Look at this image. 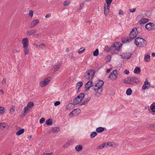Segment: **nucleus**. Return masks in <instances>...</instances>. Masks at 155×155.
<instances>
[{
  "mask_svg": "<svg viewBox=\"0 0 155 155\" xmlns=\"http://www.w3.org/2000/svg\"><path fill=\"white\" fill-rule=\"evenodd\" d=\"M132 91L131 88H129L126 91V93L128 95H130L132 94Z\"/></svg>",
  "mask_w": 155,
  "mask_h": 155,
  "instance_id": "obj_35",
  "label": "nucleus"
},
{
  "mask_svg": "<svg viewBox=\"0 0 155 155\" xmlns=\"http://www.w3.org/2000/svg\"><path fill=\"white\" fill-rule=\"evenodd\" d=\"M135 43L137 46L139 47H144L147 44L146 40L142 38L139 37L135 39Z\"/></svg>",
  "mask_w": 155,
  "mask_h": 155,
  "instance_id": "obj_3",
  "label": "nucleus"
},
{
  "mask_svg": "<svg viewBox=\"0 0 155 155\" xmlns=\"http://www.w3.org/2000/svg\"><path fill=\"white\" fill-rule=\"evenodd\" d=\"M112 68H111L110 69H108L107 70H106V72L107 73H109L110 72L111 70H112Z\"/></svg>",
  "mask_w": 155,
  "mask_h": 155,
  "instance_id": "obj_58",
  "label": "nucleus"
},
{
  "mask_svg": "<svg viewBox=\"0 0 155 155\" xmlns=\"http://www.w3.org/2000/svg\"><path fill=\"white\" fill-rule=\"evenodd\" d=\"M124 14L123 11L121 10H120L119 11V15H123Z\"/></svg>",
  "mask_w": 155,
  "mask_h": 155,
  "instance_id": "obj_51",
  "label": "nucleus"
},
{
  "mask_svg": "<svg viewBox=\"0 0 155 155\" xmlns=\"http://www.w3.org/2000/svg\"><path fill=\"white\" fill-rule=\"evenodd\" d=\"M40 22V20L38 19H36L33 21L31 23L28 25V27L31 28L36 26Z\"/></svg>",
  "mask_w": 155,
  "mask_h": 155,
  "instance_id": "obj_9",
  "label": "nucleus"
},
{
  "mask_svg": "<svg viewBox=\"0 0 155 155\" xmlns=\"http://www.w3.org/2000/svg\"><path fill=\"white\" fill-rule=\"evenodd\" d=\"M34 12L32 10H30L29 12V15L31 17V18H32Z\"/></svg>",
  "mask_w": 155,
  "mask_h": 155,
  "instance_id": "obj_39",
  "label": "nucleus"
},
{
  "mask_svg": "<svg viewBox=\"0 0 155 155\" xmlns=\"http://www.w3.org/2000/svg\"><path fill=\"white\" fill-rule=\"evenodd\" d=\"M37 31V30L36 29L28 30L26 32L27 35L28 36L32 35L35 34L36 32Z\"/></svg>",
  "mask_w": 155,
  "mask_h": 155,
  "instance_id": "obj_17",
  "label": "nucleus"
},
{
  "mask_svg": "<svg viewBox=\"0 0 155 155\" xmlns=\"http://www.w3.org/2000/svg\"><path fill=\"white\" fill-rule=\"evenodd\" d=\"M104 128L103 127H99L96 129V131L97 133H101L104 131Z\"/></svg>",
  "mask_w": 155,
  "mask_h": 155,
  "instance_id": "obj_24",
  "label": "nucleus"
},
{
  "mask_svg": "<svg viewBox=\"0 0 155 155\" xmlns=\"http://www.w3.org/2000/svg\"><path fill=\"white\" fill-rule=\"evenodd\" d=\"M145 28L149 30L155 28V25L152 23H149L145 25Z\"/></svg>",
  "mask_w": 155,
  "mask_h": 155,
  "instance_id": "obj_10",
  "label": "nucleus"
},
{
  "mask_svg": "<svg viewBox=\"0 0 155 155\" xmlns=\"http://www.w3.org/2000/svg\"><path fill=\"white\" fill-rule=\"evenodd\" d=\"M73 141V140H71L70 141H69L67 143L65 144L63 146L64 147H66L70 145L71 143Z\"/></svg>",
  "mask_w": 155,
  "mask_h": 155,
  "instance_id": "obj_32",
  "label": "nucleus"
},
{
  "mask_svg": "<svg viewBox=\"0 0 155 155\" xmlns=\"http://www.w3.org/2000/svg\"><path fill=\"white\" fill-rule=\"evenodd\" d=\"M149 87V86L148 85L147 86L146 83H144V84L143 85L142 88L143 89L145 90L147 88H148Z\"/></svg>",
  "mask_w": 155,
  "mask_h": 155,
  "instance_id": "obj_40",
  "label": "nucleus"
},
{
  "mask_svg": "<svg viewBox=\"0 0 155 155\" xmlns=\"http://www.w3.org/2000/svg\"><path fill=\"white\" fill-rule=\"evenodd\" d=\"M90 98L88 97L86 99L84 100L82 102L81 105H85L86 104L87 102L90 100Z\"/></svg>",
  "mask_w": 155,
  "mask_h": 155,
  "instance_id": "obj_34",
  "label": "nucleus"
},
{
  "mask_svg": "<svg viewBox=\"0 0 155 155\" xmlns=\"http://www.w3.org/2000/svg\"><path fill=\"white\" fill-rule=\"evenodd\" d=\"M45 121V119L44 118H41L40 120V123H43Z\"/></svg>",
  "mask_w": 155,
  "mask_h": 155,
  "instance_id": "obj_47",
  "label": "nucleus"
},
{
  "mask_svg": "<svg viewBox=\"0 0 155 155\" xmlns=\"http://www.w3.org/2000/svg\"><path fill=\"white\" fill-rule=\"evenodd\" d=\"M22 43L23 44V48L28 47L29 44L28 38H23L22 39Z\"/></svg>",
  "mask_w": 155,
  "mask_h": 155,
  "instance_id": "obj_14",
  "label": "nucleus"
},
{
  "mask_svg": "<svg viewBox=\"0 0 155 155\" xmlns=\"http://www.w3.org/2000/svg\"><path fill=\"white\" fill-rule=\"evenodd\" d=\"M2 93V94H3V91L2 90H0V94Z\"/></svg>",
  "mask_w": 155,
  "mask_h": 155,
  "instance_id": "obj_63",
  "label": "nucleus"
},
{
  "mask_svg": "<svg viewBox=\"0 0 155 155\" xmlns=\"http://www.w3.org/2000/svg\"><path fill=\"white\" fill-rule=\"evenodd\" d=\"M4 108L3 107H0V114H2L4 113Z\"/></svg>",
  "mask_w": 155,
  "mask_h": 155,
  "instance_id": "obj_41",
  "label": "nucleus"
},
{
  "mask_svg": "<svg viewBox=\"0 0 155 155\" xmlns=\"http://www.w3.org/2000/svg\"><path fill=\"white\" fill-rule=\"evenodd\" d=\"M2 84H6V79L5 78H4L2 81Z\"/></svg>",
  "mask_w": 155,
  "mask_h": 155,
  "instance_id": "obj_49",
  "label": "nucleus"
},
{
  "mask_svg": "<svg viewBox=\"0 0 155 155\" xmlns=\"http://www.w3.org/2000/svg\"><path fill=\"white\" fill-rule=\"evenodd\" d=\"M108 78L112 80H115L116 78V70H114L112 72Z\"/></svg>",
  "mask_w": 155,
  "mask_h": 155,
  "instance_id": "obj_11",
  "label": "nucleus"
},
{
  "mask_svg": "<svg viewBox=\"0 0 155 155\" xmlns=\"http://www.w3.org/2000/svg\"><path fill=\"white\" fill-rule=\"evenodd\" d=\"M84 96V94H80L73 101L74 104H79L83 99Z\"/></svg>",
  "mask_w": 155,
  "mask_h": 155,
  "instance_id": "obj_6",
  "label": "nucleus"
},
{
  "mask_svg": "<svg viewBox=\"0 0 155 155\" xmlns=\"http://www.w3.org/2000/svg\"><path fill=\"white\" fill-rule=\"evenodd\" d=\"M124 72L126 74H128L129 73V71L127 69L125 70L124 71Z\"/></svg>",
  "mask_w": 155,
  "mask_h": 155,
  "instance_id": "obj_55",
  "label": "nucleus"
},
{
  "mask_svg": "<svg viewBox=\"0 0 155 155\" xmlns=\"http://www.w3.org/2000/svg\"><path fill=\"white\" fill-rule=\"evenodd\" d=\"M133 39L129 38L128 37L122 38V41L124 43L130 42Z\"/></svg>",
  "mask_w": 155,
  "mask_h": 155,
  "instance_id": "obj_19",
  "label": "nucleus"
},
{
  "mask_svg": "<svg viewBox=\"0 0 155 155\" xmlns=\"http://www.w3.org/2000/svg\"><path fill=\"white\" fill-rule=\"evenodd\" d=\"M110 8V5H106L105 4L104 7V13L105 15H107L108 12H109Z\"/></svg>",
  "mask_w": 155,
  "mask_h": 155,
  "instance_id": "obj_15",
  "label": "nucleus"
},
{
  "mask_svg": "<svg viewBox=\"0 0 155 155\" xmlns=\"http://www.w3.org/2000/svg\"><path fill=\"white\" fill-rule=\"evenodd\" d=\"M46 155H51L53 153H46Z\"/></svg>",
  "mask_w": 155,
  "mask_h": 155,
  "instance_id": "obj_60",
  "label": "nucleus"
},
{
  "mask_svg": "<svg viewBox=\"0 0 155 155\" xmlns=\"http://www.w3.org/2000/svg\"><path fill=\"white\" fill-rule=\"evenodd\" d=\"M46 124L48 125H50L52 124V120L51 119L47 120L45 122Z\"/></svg>",
  "mask_w": 155,
  "mask_h": 155,
  "instance_id": "obj_30",
  "label": "nucleus"
},
{
  "mask_svg": "<svg viewBox=\"0 0 155 155\" xmlns=\"http://www.w3.org/2000/svg\"><path fill=\"white\" fill-rule=\"evenodd\" d=\"M77 87H78V88L79 89L82 86L83 83L81 81L77 83Z\"/></svg>",
  "mask_w": 155,
  "mask_h": 155,
  "instance_id": "obj_36",
  "label": "nucleus"
},
{
  "mask_svg": "<svg viewBox=\"0 0 155 155\" xmlns=\"http://www.w3.org/2000/svg\"><path fill=\"white\" fill-rule=\"evenodd\" d=\"M112 145L111 143H106V145H105V147H107L108 146H111Z\"/></svg>",
  "mask_w": 155,
  "mask_h": 155,
  "instance_id": "obj_52",
  "label": "nucleus"
},
{
  "mask_svg": "<svg viewBox=\"0 0 155 155\" xmlns=\"http://www.w3.org/2000/svg\"><path fill=\"white\" fill-rule=\"evenodd\" d=\"M51 78L50 77H47L44 79L43 81L40 82V86L41 87H45L48 85L51 81Z\"/></svg>",
  "mask_w": 155,
  "mask_h": 155,
  "instance_id": "obj_5",
  "label": "nucleus"
},
{
  "mask_svg": "<svg viewBox=\"0 0 155 155\" xmlns=\"http://www.w3.org/2000/svg\"><path fill=\"white\" fill-rule=\"evenodd\" d=\"M92 81H89L85 84V88L86 90H88L92 86Z\"/></svg>",
  "mask_w": 155,
  "mask_h": 155,
  "instance_id": "obj_18",
  "label": "nucleus"
},
{
  "mask_svg": "<svg viewBox=\"0 0 155 155\" xmlns=\"http://www.w3.org/2000/svg\"><path fill=\"white\" fill-rule=\"evenodd\" d=\"M94 74L95 71L94 70H88L84 74V78L87 80H91L93 78Z\"/></svg>",
  "mask_w": 155,
  "mask_h": 155,
  "instance_id": "obj_4",
  "label": "nucleus"
},
{
  "mask_svg": "<svg viewBox=\"0 0 155 155\" xmlns=\"http://www.w3.org/2000/svg\"><path fill=\"white\" fill-rule=\"evenodd\" d=\"M99 53L98 50L97 49L93 52V55L95 56H97L98 55Z\"/></svg>",
  "mask_w": 155,
  "mask_h": 155,
  "instance_id": "obj_37",
  "label": "nucleus"
},
{
  "mask_svg": "<svg viewBox=\"0 0 155 155\" xmlns=\"http://www.w3.org/2000/svg\"><path fill=\"white\" fill-rule=\"evenodd\" d=\"M112 0H106V2L107 5H110Z\"/></svg>",
  "mask_w": 155,
  "mask_h": 155,
  "instance_id": "obj_43",
  "label": "nucleus"
},
{
  "mask_svg": "<svg viewBox=\"0 0 155 155\" xmlns=\"http://www.w3.org/2000/svg\"><path fill=\"white\" fill-rule=\"evenodd\" d=\"M69 2L67 1H65L64 3V5L65 6L68 5H69Z\"/></svg>",
  "mask_w": 155,
  "mask_h": 155,
  "instance_id": "obj_54",
  "label": "nucleus"
},
{
  "mask_svg": "<svg viewBox=\"0 0 155 155\" xmlns=\"http://www.w3.org/2000/svg\"><path fill=\"white\" fill-rule=\"evenodd\" d=\"M150 108L153 112H155V103L151 105L150 106Z\"/></svg>",
  "mask_w": 155,
  "mask_h": 155,
  "instance_id": "obj_31",
  "label": "nucleus"
},
{
  "mask_svg": "<svg viewBox=\"0 0 155 155\" xmlns=\"http://www.w3.org/2000/svg\"><path fill=\"white\" fill-rule=\"evenodd\" d=\"M51 15V14L50 13L48 14L45 16L46 18H48L50 17Z\"/></svg>",
  "mask_w": 155,
  "mask_h": 155,
  "instance_id": "obj_57",
  "label": "nucleus"
},
{
  "mask_svg": "<svg viewBox=\"0 0 155 155\" xmlns=\"http://www.w3.org/2000/svg\"><path fill=\"white\" fill-rule=\"evenodd\" d=\"M39 47L42 49H44L45 48V45L44 44H42L40 45Z\"/></svg>",
  "mask_w": 155,
  "mask_h": 155,
  "instance_id": "obj_48",
  "label": "nucleus"
},
{
  "mask_svg": "<svg viewBox=\"0 0 155 155\" xmlns=\"http://www.w3.org/2000/svg\"><path fill=\"white\" fill-rule=\"evenodd\" d=\"M136 9L135 8H134L133 9H129V11L130 12H134L135 11Z\"/></svg>",
  "mask_w": 155,
  "mask_h": 155,
  "instance_id": "obj_53",
  "label": "nucleus"
},
{
  "mask_svg": "<svg viewBox=\"0 0 155 155\" xmlns=\"http://www.w3.org/2000/svg\"><path fill=\"white\" fill-rule=\"evenodd\" d=\"M152 56H153V57H154L155 56V53H153L152 54H151Z\"/></svg>",
  "mask_w": 155,
  "mask_h": 155,
  "instance_id": "obj_62",
  "label": "nucleus"
},
{
  "mask_svg": "<svg viewBox=\"0 0 155 155\" xmlns=\"http://www.w3.org/2000/svg\"><path fill=\"white\" fill-rule=\"evenodd\" d=\"M15 110V108L13 107H11V108L10 109L9 113L10 114H12V113L14 112Z\"/></svg>",
  "mask_w": 155,
  "mask_h": 155,
  "instance_id": "obj_42",
  "label": "nucleus"
},
{
  "mask_svg": "<svg viewBox=\"0 0 155 155\" xmlns=\"http://www.w3.org/2000/svg\"><path fill=\"white\" fill-rule=\"evenodd\" d=\"M24 132V130L23 129H21L18 130L16 133L17 135H20Z\"/></svg>",
  "mask_w": 155,
  "mask_h": 155,
  "instance_id": "obj_25",
  "label": "nucleus"
},
{
  "mask_svg": "<svg viewBox=\"0 0 155 155\" xmlns=\"http://www.w3.org/2000/svg\"><path fill=\"white\" fill-rule=\"evenodd\" d=\"M145 62H149L150 61V56L148 54L146 55L144 58Z\"/></svg>",
  "mask_w": 155,
  "mask_h": 155,
  "instance_id": "obj_23",
  "label": "nucleus"
},
{
  "mask_svg": "<svg viewBox=\"0 0 155 155\" xmlns=\"http://www.w3.org/2000/svg\"><path fill=\"white\" fill-rule=\"evenodd\" d=\"M116 43L113 44L111 46L110 48L109 47L107 46H105V50L109 52V51L110 50H112L114 49V50H115L116 49V47L115 46V44Z\"/></svg>",
  "mask_w": 155,
  "mask_h": 155,
  "instance_id": "obj_12",
  "label": "nucleus"
},
{
  "mask_svg": "<svg viewBox=\"0 0 155 155\" xmlns=\"http://www.w3.org/2000/svg\"><path fill=\"white\" fill-rule=\"evenodd\" d=\"M131 54L129 52L123 53L121 54V56L122 58H130L131 56Z\"/></svg>",
  "mask_w": 155,
  "mask_h": 155,
  "instance_id": "obj_13",
  "label": "nucleus"
},
{
  "mask_svg": "<svg viewBox=\"0 0 155 155\" xmlns=\"http://www.w3.org/2000/svg\"><path fill=\"white\" fill-rule=\"evenodd\" d=\"M61 67V64H59L54 67V71L55 72L59 69Z\"/></svg>",
  "mask_w": 155,
  "mask_h": 155,
  "instance_id": "obj_28",
  "label": "nucleus"
},
{
  "mask_svg": "<svg viewBox=\"0 0 155 155\" xmlns=\"http://www.w3.org/2000/svg\"><path fill=\"white\" fill-rule=\"evenodd\" d=\"M73 104L72 103H69L66 106V108L67 109H69V107H71L72 105H73Z\"/></svg>",
  "mask_w": 155,
  "mask_h": 155,
  "instance_id": "obj_45",
  "label": "nucleus"
},
{
  "mask_svg": "<svg viewBox=\"0 0 155 155\" xmlns=\"http://www.w3.org/2000/svg\"><path fill=\"white\" fill-rule=\"evenodd\" d=\"M144 83H146V85L147 84L148 85L149 87L150 86V83L148 82V80H147V79H146V81H145V82Z\"/></svg>",
  "mask_w": 155,
  "mask_h": 155,
  "instance_id": "obj_50",
  "label": "nucleus"
},
{
  "mask_svg": "<svg viewBox=\"0 0 155 155\" xmlns=\"http://www.w3.org/2000/svg\"><path fill=\"white\" fill-rule=\"evenodd\" d=\"M86 23H88L89 25H90L91 21H86Z\"/></svg>",
  "mask_w": 155,
  "mask_h": 155,
  "instance_id": "obj_61",
  "label": "nucleus"
},
{
  "mask_svg": "<svg viewBox=\"0 0 155 155\" xmlns=\"http://www.w3.org/2000/svg\"><path fill=\"white\" fill-rule=\"evenodd\" d=\"M84 5L83 3H81L80 4V7H79V9H81V8L83 7V6Z\"/></svg>",
  "mask_w": 155,
  "mask_h": 155,
  "instance_id": "obj_56",
  "label": "nucleus"
},
{
  "mask_svg": "<svg viewBox=\"0 0 155 155\" xmlns=\"http://www.w3.org/2000/svg\"><path fill=\"white\" fill-rule=\"evenodd\" d=\"M82 148L83 147L81 145H77L75 147V150L78 152L81 151Z\"/></svg>",
  "mask_w": 155,
  "mask_h": 155,
  "instance_id": "obj_21",
  "label": "nucleus"
},
{
  "mask_svg": "<svg viewBox=\"0 0 155 155\" xmlns=\"http://www.w3.org/2000/svg\"><path fill=\"white\" fill-rule=\"evenodd\" d=\"M150 127H152L154 128H155V124H153L150 125Z\"/></svg>",
  "mask_w": 155,
  "mask_h": 155,
  "instance_id": "obj_59",
  "label": "nucleus"
},
{
  "mask_svg": "<svg viewBox=\"0 0 155 155\" xmlns=\"http://www.w3.org/2000/svg\"><path fill=\"white\" fill-rule=\"evenodd\" d=\"M137 31V28H133L131 32L130 33V37L131 39L135 38L138 34V32L136 33V31Z\"/></svg>",
  "mask_w": 155,
  "mask_h": 155,
  "instance_id": "obj_7",
  "label": "nucleus"
},
{
  "mask_svg": "<svg viewBox=\"0 0 155 155\" xmlns=\"http://www.w3.org/2000/svg\"><path fill=\"white\" fill-rule=\"evenodd\" d=\"M24 48V52L25 55L29 53L30 50L28 48V47L23 48Z\"/></svg>",
  "mask_w": 155,
  "mask_h": 155,
  "instance_id": "obj_26",
  "label": "nucleus"
},
{
  "mask_svg": "<svg viewBox=\"0 0 155 155\" xmlns=\"http://www.w3.org/2000/svg\"><path fill=\"white\" fill-rule=\"evenodd\" d=\"M35 47L36 48H38V45L35 44Z\"/></svg>",
  "mask_w": 155,
  "mask_h": 155,
  "instance_id": "obj_64",
  "label": "nucleus"
},
{
  "mask_svg": "<svg viewBox=\"0 0 155 155\" xmlns=\"http://www.w3.org/2000/svg\"><path fill=\"white\" fill-rule=\"evenodd\" d=\"M60 130V128L58 127H52L51 129V130L53 132H58Z\"/></svg>",
  "mask_w": 155,
  "mask_h": 155,
  "instance_id": "obj_27",
  "label": "nucleus"
},
{
  "mask_svg": "<svg viewBox=\"0 0 155 155\" xmlns=\"http://www.w3.org/2000/svg\"><path fill=\"white\" fill-rule=\"evenodd\" d=\"M97 133L95 131L92 132L90 135V137L91 138L94 137L97 135Z\"/></svg>",
  "mask_w": 155,
  "mask_h": 155,
  "instance_id": "obj_33",
  "label": "nucleus"
},
{
  "mask_svg": "<svg viewBox=\"0 0 155 155\" xmlns=\"http://www.w3.org/2000/svg\"><path fill=\"white\" fill-rule=\"evenodd\" d=\"M141 72V69L139 67H137L134 69V72L137 74H139Z\"/></svg>",
  "mask_w": 155,
  "mask_h": 155,
  "instance_id": "obj_22",
  "label": "nucleus"
},
{
  "mask_svg": "<svg viewBox=\"0 0 155 155\" xmlns=\"http://www.w3.org/2000/svg\"><path fill=\"white\" fill-rule=\"evenodd\" d=\"M104 82L102 81L99 80L98 82H97L93 87V89L95 91H97L94 95L95 97H98L101 95L102 91L101 88L104 84Z\"/></svg>",
  "mask_w": 155,
  "mask_h": 155,
  "instance_id": "obj_1",
  "label": "nucleus"
},
{
  "mask_svg": "<svg viewBox=\"0 0 155 155\" xmlns=\"http://www.w3.org/2000/svg\"><path fill=\"white\" fill-rule=\"evenodd\" d=\"M60 104V102L59 101H57L55 102L54 103L55 106H56L59 105Z\"/></svg>",
  "mask_w": 155,
  "mask_h": 155,
  "instance_id": "obj_46",
  "label": "nucleus"
},
{
  "mask_svg": "<svg viewBox=\"0 0 155 155\" xmlns=\"http://www.w3.org/2000/svg\"><path fill=\"white\" fill-rule=\"evenodd\" d=\"M79 110L80 109H74L69 114V116L71 117H73L74 115H76L77 114V111H79Z\"/></svg>",
  "mask_w": 155,
  "mask_h": 155,
  "instance_id": "obj_16",
  "label": "nucleus"
},
{
  "mask_svg": "<svg viewBox=\"0 0 155 155\" xmlns=\"http://www.w3.org/2000/svg\"><path fill=\"white\" fill-rule=\"evenodd\" d=\"M106 145V143H104L103 144H101L100 146L97 147V150H99L102 149L105 147V145Z\"/></svg>",
  "mask_w": 155,
  "mask_h": 155,
  "instance_id": "obj_29",
  "label": "nucleus"
},
{
  "mask_svg": "<svg viewBox=\"0 0 155 155\" xmlns=\"http://www.w3.org/2000/svg\"><path fill=\"white\" fill-rule=\"evenodd\" d=\"M149 21V19L147 18H142L140 21L139 22L140 24H144L148 22Z\"/></svg>",
  "mask_w": 155,
  "mask_h": 155,
  "instance_id": "obj_20",
  "label": "nucleus"
},
{
  "mask_svg": "<svg viewBox=\"0 0 155 155\" xmlns=\"http://www.w3.org/2000/svg\"><path fill=\"white\" fill-rule=\"evenodd\" d=\"M139 82V79L134 77H128L124 79V82L125 84L133 85L138 84Z\"/></svg>",
  "mask_w": 155,
  "mask_h": 155,
  "instance_id": "obj_2",
  "label": "nucleus"
},
{
  "mask_svg": "<svg viewBox=\"0 0 155 155\" xmlns=\"http://www.w3.org/2000/svg\"><path fill=\"white\" fill-rule=\"evenodd\" d=\"M117 45L118 46V49H117V50L118 51H119L120 50V48L122 45V44L121 42H117Z\"/></svg>",
  "mask_w": 155,
  "mask_h": 155,
  "instance_id": "obj_38",
  "label": "nucleus"
},
{
  "mask_svg": "<svg viewBox=\"0 0 155 155\" xmlns=\"http://www.w3.org/2000/svg\"><path fill=\"white\" fill-rule=\"evenodd\" d=\"M34 104L33 102H30L28 103L27 106L24 108V113H27L29 109H31L34 106Z\"/></svg>",
  "mask_w": 155,
  "mask_h": 155,
  "instance_id": "obj_8",
  "label": "nucleus"
},
{
  "mask_svg": "<svg viewBox=\"0 0 155 155\" xmlns=\"http://www.w3.org/2000/svg\"><path fill=\"white\" fill-rule=\"evenodd\" d=\"M81 50L79 51L78 52V53L80 54L83 52V51L84 50V48H80Z\"/></svg>",
  "mask_w": 155,
  "mask_h": 155,
  "instance_id": "obj_44",
  "label": "nucleus"
}]
</instances>
